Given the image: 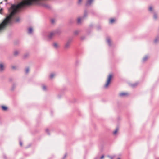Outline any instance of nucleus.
Instances as JSON below:
<instances>
[{
  "instance_id": "1",
  "label": "nucleus",
  "mask_w": 159,
  "mask_h": 159,
  "mask_svg": "<svg viewBox=\"0 0 159 159\" xmlns=\"http://www.w3.org/2000/svg\"><path fill=\"white\" fill-rule=\"evenodd\" d=\"M112 77V75L111 74H110L108 77L107 82L105 85V87L107 88L110 84L111 80Z\"/></svg>"
},
{
  "instance_id": "2",
  "label": "nucleus",
  "mask_w": 159,
  "mask_h": 159,
  "mask_svg": "<svg viewBox=\"0 0 159 159\" xmlns=\"http://www.w3.org/2000/svg\"><path fill=\"white\" fill-rule=\"evenodd\" d=\"M70 42L68 41L67 42L65 45V48L66 49L68 48L69 47L70 45Z\"/></svg>"
},
{
  "instance_id": "3",
  "label": "nucleus",
  "mask_w": 159,
  "mask_h": 159,
  "mask_svg": "<svg viewBox=\"0 0 159 159\" xmlns=\"http://www.w3.org/2000/svg\"><path fill=\"white\" fill-rule=\"evenodd\" d=\"M119 96L120 97L125 96L128 95V93H121L119 94Z\"/></svg>"
},
{
  "instance_id": "4",
  "label": "nucleus",
  "mask_w": 159,
  "mask_h": 159,
  "mask_svg": "<svg viewBox=\"0 0 159 159\" xmlns=\"http://www.w3.org/2000/svg\"><path fill=\"white\" fill-rule=\"evenodd\" d=\"M53 46L55 48H57L59 47V45L58 43H54L53 44Z\"/></svg>"
},
{
  "instance_id": "5",
  "label": "nucleus",
  "mask_w": 159,
  "mask_h": 159,
  "mask_svg": "<svg viewBox=\"0 0 159 159\" xmlns=\"http://www.w3.org/2000/svg\"><path fill=\"white\" fill-rule=\"evenodd\" d=\"M55 35V33L52 32L50 33L49 35H48V37L49 38H51L52 37H53V36H54Z\"/></svg>"
},
{
  "instance_id": "6",
  "label": "nucleus",
  "mask_w": 159,
  "mask_h": 159,
  "mask_svg": "<svg viewBox=\"0 0 159 159\" xmlns=\"http://www.w3.org/2000/svg\"><path fill=\"white\" fill-rule=\"evenodd\" d=\"M4 69L3 65L2 64H0V70L2 71Z\"/></svg>"
},
{
  "instance_id": "7",
  "label": "nucleus",
  "mask_w": 159,
  "mask_h": 159,
  "mask_svg": "<svg viewBox=\"0 0 159 159\" xmlns=\"http://www.w3.org/2000/svg\"><path fill=\"white\" fill-rule=\"evenodd\" d=\"M148 58V57L147 56H145L143 59V61H146Z\"/></svg>"
},
{
  "instance_id": "8",
  "label": "nucleus",
  "mask_w": 159,
  "mask_h": 159,
  "mask_svg": "<svg viewBox=\"0 0 159 159\" xmlns=\"http://www.w3.org/2000/svg\"><path fill=\"white\" fill-rule=\"evenodd\" d=\"M1 107L2 109L4 111H6V110H7V107L4 106H2Z\"/></svg>"
},
{
  "instance_id": "9",
  "label": "nucleus",
  "mask_w": 159,
  "mask_h": 159,
  "mask_svg": "<svg viewBox=\"0 0 159 159\" xmlns=\"http://www.w3.org/2000/svg\"><path fill=\"white\" fill-rule=\"evenodd\" d=\"M93 0H88L87 2V4H90L92 2Z\"/></svg>"
},
{
  "instance_id": "10",
  "label": "nucleus",
  "mask_w": 159,
  "mask_h": 159,
  "mask_svg": "<svg viewBox=\"0 0 159 159\" xmlns=\"http://www.w3.org/2000/svg\"><path fill=\"white\" fill-rule=\"evenodd\" d=\"M33 31V29L31 28H30L28 29V32L29 33H31Z\"/></svg>"
},
{
  "instance_id": "11",
  "label": "nucleus",
  "mask_w": 159,
  "mask_h": 159,
  "mask_svg": "<svg viewBox=\"0 0 159 159\" xmlns=\"http://www.w3.org/2000/svg\"><path fill=\"white\" fill-rule=\"evenodd\" d=\"M54 76V75L53 74H51L50 76V78L52 79Z\"/></svg>"
},
{
  "instance_id": "12",
  "label": "nucleus",
  "mask_w": 159,
  "mask_h": 159,
  "mask_svg": "<svg viewBox=\"0 0 159 159\" xmlns=\"http://www.w3.org/2000/svg\"><path fill=\"white\" fill-rule=\"evenodd\" d=\"M115 21V20L113 19H111L110 20V22L111 23H113Z\"/></svg>"
},
{
  "instance_id": "13",
  "label": "nucleus",
  "mask_w": 159,
  "mask_h": 159,
  "mask_svg": "<svg viewBox=\"0 0 159 159\" xmlns=\"http://www.w3.org/2000/svg\"><path fill=\"white\" fill-rule=\"evenodd\" d=\"M81 19L80 18H78L77 19V22L78 23H80L81 22Z\"/></svg>"
},
{
  "instance_id": "14",
  "label": "nucleus",
  "mask_w": 159,
  "mask_h": 159,
  "mask_svg": "<svg viewBox=\"0 0 159 159\" xmlns=\"http://www.w3.org/2000/svg\"><path fill=\"white\" fill-rule=\"evenodd\" d=\"M118 130V128L116 129L114 132V133H113L114 134H116L117 133Z\"/></svg>"
},
{
  "instance_id": "15",
  "label": "nucleus",
  "mask_w": 159,
  "mask_h": 159,
  "mask_svg": "<svg viewBox=\"0 0 159 159\" xmlns=\"http://www.w3.org/2000/svg\"><path fill=\"white\" fill-rule=\"evenodd\" d=\"M18 53H19V52L17 51H15V52H14V54L15 55H16L18 54Z\"/></svg>"
},
{
  "instance_id": "16",
  "label": "nucleus",
  "mask_w": 159,
  "mask_h": 159,
  "mask_svg": "<svg viewBox=\"0 0 159 159\" xmlns=\"http://www.w3.org/2000/svg\"><path fill=\"white\" fill-rule=\"evenodd\" d=\"M20 20V19L19 17H17L16 19V22H19Z\"/></svg>"
},
{
  "instance_id": "17",
  "label": "nucleus",
  "mask_w": 159,
  "mask_h": 159,
  "mask_svg": "<svg viewBox=\"0 0 159 159\" xmlns=\"http://www.w3.org/2000/svg\"><path fill=\"white\" fill-rule=\"evenodd\" d=\"M29 71V69L28 68H27L26 70V72L28 73Z\"/></svg>"
},
{
  "instance_id": "18",
  "label": "nucleus",
  "mask_w": 159,
  "mask_h": 159,
  "mask_svg": "<svg viewBox=\"0 0 159 159\" xmlns=\"http://www.w3.org/2000/svg\"><path fill=\"white\" fill-rule=\"evenodd\" d=\"M82 0H78V2L80 4L81 3Z\"/></svg>"
},
{
  "instance_id": "19",
  "label": "nucleus",
  "mask_w": 159,
  "mask_h": 159,
  "mask_svg": "<svg viewBox=\"0 0 159 159\" xmlns=\"http://www.w3.org/2000/svg\"><path fill=\"white\" fill-rule=\"evenodd\" d=\"M152 7H150L149 8V10L150 11H152Z\"/></svg>"
},
{
  "instance_id": "20",
  "label": "nucleus",
  "mask_w": 159,
  "mask_h": 159,
  "mask_svg": "<svg viewBox=\"0 0 159 159\" xmlns=\"http://www.w3.org/2000/svg\"><path fill=\"white\" fill-rule=\"evenodd\" d=\"M55 22L54 20L53 19H52L51 20V22L52 23H53Z\"/></svg>"
},
{
  "instance_id": "21",
  "label": "nucleus",
  "mask_w": 159,
  "mask_h": 159,
  "mask_svg": "<svg viewBox=\"0 0 159 159\" xmlns=\"http://www.w3.org/2000/svg\"><path fill=\"white\" fill-rule=\"evenodd\" d=\"M107 42H108L109 43H110V40L109 39H107Z\"/></svg>"
},
{
  "instance_id": "22",
  "label": "nucleus",
  "mask_w": 159,
  "mask_h": 159,
  "mask_svg": "<svg viewBox=\"0 0 159 159\" xmlns=\"http://www.w3.org/2000/svg\"><path fill=\"white\" fill-rule=\"evenodd\" d=\"M104 156L103 155V156H102L101 157V159H102L103 158H104Z\"/></svg>"
},
{
  "instance_id": "23",
  "label": "nucleus",
  "mask_w": 159,
  "mask_h": 159,
  "mask_svg": "<svg viewBox=\"0 0 159 159\" xmlns=\"http://www.w3.org/2000/svg\"><path fill=\"white\" fill-rule=\"evenodd\" d=\"M154 18H157V15H155L154 16Z\"/></svg>"
},
{
  "instance_id": "24",
  "label": "nucleus",
  "mask_w": 159,
  "mask_h": 159,
  "mask_svg": "<svg viewBox=\"0 0 159 159\" xmlns=\"http://www.w3.org/2000/svg\"><path fill=\"white\" fill-rule=\"evenodd\" d=\"M43 89H45L46 88V87L45 86H43Z\"/></svg>"
},
{
  "instance_id": "25",
  "label": "nucleus",
  "mask_w": 159,
  "mask_h": 159,
  "mask_svg": "<svg viewBox=\"0 0 159 159\" xmlns=\"http://www.w3.org/2000/svg\"><path fill=\"white\" fill-rule=\"evenodd\" d=\"M20 145H21V146H22V143L21 142H20Z\"/></svg>"
},
{
  "instance_id": "26",
  "label": "nucleus",
  "mask_w": 159,
  "mask_h": 159,
  "mask_svg": "<svg viewBox=\"0 0 159 159\" xmlns=\"http://www.w3.org/2000/svg\"><path fill=\"white\" fill-rule=\"evenodd\" d=\"M2 9H1L0 10V13H1V11H2Z\"/></svg>"
},
{
  "instance_id": "27",
  "label": "nucleus",
  "mask_w": 159,
  "mask_h": 159,
  "mask_svg": "<svg viewBox=\"0 0 159 159\" xmlns=\"http://www.w3.org/2000/svg\"><path fill=\"white\" fill-rule=\"evenodd\" d=\"M12 68H13V69H14V68H15V67H14L13 66V67H12Z\"/></svg>"
}]
</instances>
